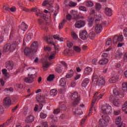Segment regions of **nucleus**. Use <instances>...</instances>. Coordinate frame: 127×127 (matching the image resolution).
I'll return each mask as SVG.
<instances>
[{"mask_svg": "<svg viewBox=\"0 0 127 127\" xmlns=\"http://www.w3.org/2000/svg\"><path fill=\"white\" fill-rule=\"evenodd\" d=\"M105 12L107 16H112V9L110 8L106 7L105 9Z\"/></svg>", "mask_w": 127, "mask_h": 127, "instance_id": "obj_23", "label": "nucleus"}, {"mask_svg": "<svg viewBox=\"0 0 127 127\" xmlns=\"http://www.w3.org/2000/svg\"><path fill=\"white\" fill-rule=\"evenodd\" d=\"M67 22V20L64 19L63 21L60 24L59 26V29H62V28H63L64 26V25L65 24V23H66Z\"/></svg>", "mask_w": 127, "mask_h": 127, "instance_id": "obj_33", "label": "nucleus"}, {"mask_svg": "<svg viewBox=\"0 0 127 127\" xmlns=\"http://www.w3.org/2000/svg\"><path fill=\"white\" fill-rule=\"evenodd\" d=\"M4 92H13V89L12 87L9 88H5L4 89Z\"/></svg>", "mask_w": 127, "mask_h": 127, "instance_id": "obj_51", "label": "nucleus"}, {"mask_svg": "<svg viewBox=\"0 0 127 127\" xmlns=\"http://www.w3.org/2000/svg\"><path fill=\"white\" fill-rule=\"evenodd\" d=\"M16 47V45L15 44H7L4 46L3 51L4 52H7V51H14L15 50V48Z\"/></svg>", "mask_w": 127, "mask_h": 127, "instance_id": "obj_6", "label": "nucleus"}, {"mask_svg": "<svg viewBox=\"0 0 127 127\" xmlns=\"http://www.w3.org/2000/svg\"><path fill=\"white\" fill-rule=\"evenodd\" d=\"M21 7V9H22V10H23V11H26V12H30V10L27 9V8L23 6V4H21L20 5Z\"/></svg>", "mask_w": 127, "mask_h": 127, "instance_id": "obj_44", "label": "nucleus"}, {"mask_svg": "<svg viewBox=\"0 0 127 127\" xmlns=\"http://www.w3.org/2000/svg\"><path fill=\"white\" fill-rule=\"evenodd\" d=\"M101 110L105 115H111L112 114V107L111 106H103Z\"/></svg>", "mask_w": 127, "mask_h": 127, "instance_id": "obj_8", "label": "nucleus"}, {"mask_svg": "<svg viewBox=\"0 0 127 127\" xmlns=\"http://www.w3.org/2000/svg\"><path fill=\"white\" fill-rule=\"evenodd\" d=\"M74 50L76 51V52H80L81 51V49L79 48V47H73Z\"/></svg>", "mask_w": 127, "mask_h": 127, "instance_id": "obj_55", "label": "nucleus"}, {"mask_svg": "<svg viewBox=\"0 0 127 127\" xmlns=\"http://www.w3.org/2000/svg\"><path fill=\"white\" fill-rule=\"evenodd\" d=\"M50 94L52 96H56L57 95V91L56 89H52L50 91Z\"/></svg>", "mask_w": 127, "mask_h": 127, "instance_id": "obj_39", "label": "nucleus"}, {"mask_svg": "<svg viewBox=\"0 0 127 127\" xmlns=\"http://www.w3.org/2000/svg\"><path fill=\"white\" fill-rule=\"evenodd\" d=\"M121 113V110H114V114L115 116H119L120 114Z\"/></svg>", "mask_w": 127, "mask_h": 127, "instance_id": "obj_53", "label": "nucleus"}, {"mask_svg": "<svg viewBox=\"0 0 127 127\" xmlns=\"http://www.w3.org/2000/svg\"><path fill=\"white\" fill-rule=\"evenodd\" d=\"M54 57H55V54H52L51 55H50L49 57V60H52V59H53V58H54Z\"/></svg>", "mask_w": 127, "mask_h": 127, "instance_id": "obj_63", "label": "nucleus"}, {"mask_svg": "<svg viewBox=\"0 0 127 127\" xmlns=\"http://www.w3.org/2000/svg\"><path fill=\"white\" fill-rule=\"evenodd\" d=\"M10 123H12V120L11 119H8L5 123L3 124H5V126H7L9 124H10Z\"/></svg>", "mask_w": 127, "mask_h": 127, "instance_id": "obj_54", "label": "nucleus"}, {"mask_svg": "<svg viewBox=\"0 0 127 127\" xmlns=\"http://www.w3.org/2000/svg\"><path fill=\"white\" fill-rule=\"evenodd\" d=\"M54 78H55V75L54 74H50L47 78V81L49 82L53 81Z\"/></svg>", "mask_w": 127, "mask_h": 127, "instance_id": "obj_37", "label": "nucleus"}, {"mask_svg": "<svg viewBox=\"0 0 127 127\" xmlns=\"http://www.w3.org/2000/svg\"><path fill=\"white\" fill-rule=\"evenodd\" d=\"M3 104L5 107H10L11 105V100L9 97H6L4 99Z\"/></svg>", "mask_w": 127, "mask_h": 127, "instance_id": "obj_15", "label": "nucleus"}, {"mask_svg": "<svg viewBox=\"0 0 127 127\" xmlns=\"http://www.w3.org/2000/svg\"><path fill=\"white\" fill-rule=\"evenodd\" d=\"M92 71V68L87 66L86 67L83 71V74L84 75H89V74H90V73H91V72Z\"/></svg>", "mask_w": 127, "mask_h": 127, "instance_id": "obj_19", "label": "nucleus"}, {"mask_svg": "<svg viewBox=\"0 0 127 127\" xmlns=\"http://www.w3.org/2000/svg\"><path fill=\"white\" fill-rule=\"evenodd\" d=\"M86 5L88 7H92V6H94V3L91 1H87L86 2Z\"/></svg>", "mask_w": 127, "mask_h": 127, "instance_id": "obj_36", "label": "nucleus"}, {"mask_svg": "<svg viewBox=\"0 0 127 127\" xmlns=\"http://www.w3.org/2000/svg\"><path fill=\"white\" fill-rule=\"evenodd\" d=\"M65 110H66V103L61 102L59 104V108L54 110L53 113L54 115H58L61 111H65Z\"/></svg>", "mask_w": 127, "mask_h": 127, "instance_id": "obj_5", "label": "nucleus"}, {"mask_svg": "<svg viewBox=\"0 0 127 127\" xmlns=\"http://www.w3.org/2000/svg\"><path fill=\"white\" fill-rule=\"evenodd\" d=\"M46 5H47V6H49L50 8H51V7H52V5L48 4V0H45L43 3V6H46Z\"/></svg>", "mask_w": 127, "mask_h": 127, "instance_id": "obj_38", "label": "nucleus"}, {"mask_svg": "<svg viewBox=\"0 0 127 127\" xmlns=\"http://www.w3.org/2000/svg\"><path fill=\"white\" fill-rule=\"evenodd\" d=\"M16 44H19L20 43V37H17L16 41H15Z\"/></svg>", "mask_w": 127, "mask_h": 127, "instance_id": "obj_60", "label": "nucleus"}, {"mask_svg": "<svg viewBox=\"0 0 127 127\" xmlns=\"http://www.w3.org/2000/svg\"><path fill=\"white\" fill-rule=\"evenodd\" d=\"M66 82L67 81L66 80V78L64 77L62 78L60 80V83L61 86H62V87H64L65 85H66Z\"/></svg>", "mask_w": 127, "mask_h": 127, "instance_id": "obj_27", "label": "nucleus"}, {"mask_svg": "<svg viewBox=\"0 0 127 127\" xmlns=\"http://www.w3.org/2000/svg\"><path fill=\"white\" fill-rule=\"evenodd\" d=\"M124 40V37L122 35H115L113 38V43L115 44H117V43H119L117 47H122L123 45H124V43H121L120 42H123V41Z\"/></svg>", "mask_w": 127, "mask_h": 127, "instance_id": "obj_3", "label": "nucleus"}, {"mask_svg": "<svg viewBox=\"0 0 127 127\" xmlns=\"http://www.w3.org/2000/svg\"><path fill=\"white\" fill-rule=\"evenodd\" d=\"M46 64H43V67L44 68H48V66H49V64H48V62L47 61H46Z\"/></svg>", "mask_w": 127, "mask_h": 127, "instance_id": "obj_61", "label": "nucleus"}, {"mask_svg": "<svg viewBox=\"0 0 127 127\" xmlns=\"http://www.w3.org/2000/svg\"><path fill=\"white\" fill-rule=\"evenodd\" d=\"M45 39L47 42L48 44H52V45H54L55 43L53 42V40H52V38L48 37H46Z\"/></svg>", "mask_w": 127, "mask_h": 127, "instance_id": "obj_30", "label": "nucleus"}, {"mask_svg": "<svg viewBox=\"0 0 127 127\" xmlns=\"http://www.w3.org/2000/svg\"><path fill=\"white\" fill-rule=\"evenodd\" d=\"M91 82L94 86H98V87H104L106 84L105 78L99 77L95 73L92 74Z\"/></svg>", "mask_w": 127, "mask_h": 127, "instance_id": "obj_1", "label": "nucleus"}, {"mask_svg": "<svg viewBox=\"0 0 127 127\" xmlns=\"http://www.w3.org/2000/svg\"><path fill=\"white\" fill-rule=\"evenodd\" d=\"M123 54H122V52L120 51L119 50H117L115 53V57L117 59H120L121 57H123Z\"/></svg>", "mask_w": 127, "mask_h": 127, "instance_id": "obj_25", "label": "nucleus"}, {"mask_svg": "<svg viewBox=\"0 0 127 127\" xmlns=\"http://www.w3.org/2000/svg\"><path fill=\"white\" fill-rule=\"evenodd\" d=\"M40 117L41 119H46V117H47V115L45 114L44 113H41L40 115Z\"/></svg>", "mask_w": 127, "mask_h": 127, "instance_id": "obj_47", "label": "nucleus"}, {"mask_svg": "<svg viewBox=\"0 0 127 127\" xmlns=\"http://www.w3.org/2000/svg\"><path fill=\"white\" fill-rule=\"evenodd\" d=\"M79 10L82 11H87V8L84 6L80 5L78 7Z\"/></svg>", "mask_w": 127, "mask_h": 127, "instance_id": "obj_45", "label": "nucleus"}, {"mask_svg": "<svg viewBox=\"0 0 127 127\" xmlns=\"http://www.w3.org/2000/svg\"><path fill=\"white\" fill-rule=\"evenodd\" d=\"M101 17H102V16H101L100 15H94V19L95 20L96 23H97V22H99V21H100V19H101Z\"/></svg>", "mask_w": 127, "mask_h": 127, "instance_id": "obj_34", "label": "nucleus"}, {"mask_svg": "<svg viewBox=\"0 0 127 127\" xmlns=\"http://www.w3.org/2000/svg\"><path fill=\"white\" fill-rule=\"evenodd\" d=\"M108 62H109V60H108V59L104 58L99 61V65H106Z\"/></svg>", "mask_w": 127, "mask_h": 127, "instance_id": "obj_24", "label": "nucleus"}, {"mask_svg": "<svg viewBox=\"0 0 127 127\" xmlns=\"http://www.w3.org/2000/svg\"><path fill=\"white\" fill-rule=\"evenodd\" d=\"M103 30V26L101 24H96L95 27V31L96 33H101Z\"/></svg>", "mask_w": 127, "mask_h": 127, "instance_id": "obj_17", "label": "nucleus"}, {"mask_svg": "<svg viewBox=\"0 0 127 127\" xmlns=\"http://www.w3.org/2000/svg\"><path fill=\"white\" fill-rule=\"evenodd\" d=\"M36 15H37V16H40L41 17H44V16H45V14L40 13L39 10L38 13H36Z\"/></svg>", "mask_w": 127, "mask_h": 127, "instance_id": "obj_48", "label": "nucleus"}, {"mask_svg": "<svg viewBox=\"0 0 127 127\" xmlns=\"http://www.w3.org/2000/svg\"><path fill=\"white\" fill-rule=\"evenodd\" d=\"M28 76H29L28 77H25L24 78V82H25V83H29V84L33 83L35 78H36V76L34 74L30 75L29 74H28Z\"/></svg>", "mask_w": 127, "mask_h": 127, "instance_id": "obj_9", "label": "nucleus"}, {"mask_svg": "<svg viewBox=\"0 0 127 127\" xmlns=\"http://www.w3.org/2000/svg\"><path fill=\"white\" fill-rule=\"evenodd\" d=\"M71 37L74 40H77V38H78V36H77V34H76L75 32H72L71 33Z\"/></svg>", "mask_w": 127, "mask_h": 127, "instance_id": "obj_41", "label": "nucleus"}, {"mask_svg": "<svg viewBox=\"0 0 127 127\" xmlns=\"http://www.w3.org/2000/svg\"><path fill=\"white\" fill-rule=\"evenodd\" d=\"M2 73L3 74L5 77H7V70L6 69H3L2 70Z\"/></svg>", "mask_w": 127, "mask_h": 127, "instance_id": "obj_50", "label": "nucleus"}, {"mask_svg": "<svg viewBox=\"0 0 127 127\" xmlns=\"http://www.w3.org/2000/svg\"><path fill=\"white\" fill-rule=\"evenodd\" d=\"M30 11H33V12H36L37 13L39 11V9L37 8H33L30 10Z\"/></svg>", "mask_w": 127, "mask_h": 127, "instance_id": "obj_52", "label": "nucleus"}, {"mask_svg": "<svg viewBox=\"0 0 127 127\" xmlns=\"http://www.w3.org/2000/svg\"><path fill=\"white\" fill-rule=\"evenodd\" d=\"M34 121V116L32 115H30L27 117V118L25 120L26 123H33Z\"/></svg>", "mask_w": 127, "mask_h": 127, "instance_id": "obj_20", "label": "nucleus"}, {"mask_svg": "<svg viewBox=\"0 0 127 127\" xmlns=\"http://www.w3.org/2000/svg\"><path fill=\"white\" fill-rule=\"evenodd\" d=\"M113 93L115 97H117L118 98L124 97V93L120 92L119 89H118L117 87L114 88Z\"/></svg>", "mask_w": 127, "mask_h": 127, "instance_id": "obj_10", "label": "nucleus"}, {"mask_svg": "<svg viewBox=\"0 0 127 127\" xmlns=\"http://www.w3.org/2000/svg\"><path fill=\"white\" fill-rule=\"evenodd\" d=\"M53 38L58 40L59 41H63V38H60V36L59 35H54L53 36Z\"/></svg>", "mask_w": 127, "mask_h": 127, "instance_id": "obj_35", "label": "nucleus"}, {"mask_svg": "<svg viewBox=\"0 0 127 127\" xmlns=\"http://www.w3.org/2000/svg\"><path fill=\"white\" fill-rule=\"evenodd\" d=\"M78 95L79 94L76 91L71 93V99L72 100V101H74L72 102L73 107H76V106H77V105H79V103H80L81 98Z\"/></svg>", "mask_w": 127, "mask_h": 127, "instance_id": "obj_2", "label": "nucleus"}, {"mask_svg": "<svg viewBox=\"0 0 127 127\" xmlns=\"http://www.w3.org/2000/svg\"><path fill=\"white\" fill-rule=\"evenodd\" d=\"M111 121V118L108 116H102V119L99 120V125L101 127H106L108 126V123Z\"/></svg>", "mask_w": 127, "mask_h": 127, "instance_id": "obj_4", "label": "nucleus"}, {"mask_svg": "<svg viewBox=\"0 0 127 127\" xmlns=\"http://www.w3.org/2000/svg\"><path fill=\"white\" fill-rule=\"evenodd\" d=\"M30 48L35 53H36L38 49V42L36 41L33 42L30 46Z\"/></svg>", "mask_w": 127, "mask_h": 127, "instance_id": "obj_13", "label": "nucleus"}, {"mask_svg": "<svg viewBox=\"0 0 127 127\" xmlns=\"http://www.w3.org/2000/svg\"><path fill=\"white\" fill-rule=\"evenodd\" d=\"M44 50H45V51H48L49 52V51H51V48L50 47H46L44 49Z\"/></svg>", "mask_w": 127, "mask_h": 127, "instance_id": "obj_62", "label": "nucleus"}, {"mask_svg": "<svg viewBox=\"0 0 127 127\" xmlns=\"http://www.w3.org/2000/svg\"><path fill=\"white\" fill-rule=\"evenodd\" d=\"M113 105L115 106V107H122L123 106V101H120L119 99H115L113 100Z\"/></svg>", "mask_w": 127, "mask_h": 127, "instance_id": "obj_14", "label": "nucleus"}, {"mask_svg": "<svg viewBox=\"0 0 127 127\" xmlns=\"http://www.w3.org/2000/svg\"><path fill=\"white\" fill-rule=\"evenodd\" d=\"M74 113L77 115H81L82 114V110H77Z\"/></svg>", "mask_w": 127, "mask_h": 127, "instance_id": "obj_64", "label": "nucleus"}, {"mask_svg": "<svg viewBox=\"0 0 127 127\" xmlns=\"http://www.w3.org/2000/svg\"><path fill=\"white\" fill-rule=\"evenodd\" d=\"M20 27L21 30L23 31H26V30H27V29L28 28V26L26 25L24 22H22Z\"/></svg>", "mask_w": 127, "mask_h": 127, "instance_id": "obj_21", "label": "nucleus"}, {"mask_svg": "<svg viewBox=\"0 0 127 127\" xmlns=\"http://www.w3.org/2000/svg\"><path fill=\"white\" fill-rule=\"evenodd\" d=\"M111 44H112V40L111 39H109L107 40V41L106 42V45L109 46L111 45Z\"/></svg>", "mask_w": 127, "mask_h": 127, "instance_id": "obj_58", "label": "nucleus"}, {"mask_svg": "<svg viewBox=\"0 0 127 127\" xmlns=\"http://www.w3.org/2000/svg\"><path fill=\"white\" fill-rule=\"evenodd\" d=\"M6 68L8 70H12L13 68V62L11 61H9L6 63Z\"/></svg>", "mask_w": 127, "mask_h": 127, "instance_id": "obj_16", "label": "nucleus"}, {"mask_svg": "<svg viewBox=\"0 0 127 127\" xmlns=\"http://www.w3.org/2000/svg\"><path fill=\"white\" fill-rule=\"evenodd\" d=\"M122 88H123L124 90H126V91H127V82H124L122 84Z\"/></svg>", "mask_w": 127, "mask_h": 127, "instance_id": "obj_49", "label": "nucleus"}, {"mask_svg": "<svg viewBox=\"0 0 127 127\" xmlns=\"http://www.w3.org/2000/svg\"><path fill=\"white\" fill-rule=\"evenodd\" d=\"M79 37L82 40H86L88 38V32L86 30H82L79 32Z\"/></svg>", "mask_w": 127, "mask_h": 127, "instance_id": "obj_11", "label": "nucleus"}, {"mask_svg": "<svg viewBox=\"0 0 127 127\" xmlns=\"http://www.w3.org/2000/svg\"><path fill=\"white\" fill-rule=\"evenodd\" d=\"M66 18L67 20L70 21L71 19H72V15H71L70 14H68L66 16Z\"/></svg>", "mask_w": 127, "mask_h": 127, "instance_id": "obj_57", "label": "nucleus"}, {"mask_svg": "<svg viewBox=\"0 0 127 127\" xmlns=\"http://www.w3.org/2000/svg\"><path fill=\"white\" fill-rule=\"evenodd\" d=\"M122 121V117L120 116L118 117V118H116V120L115 121V124L117 127H119L120 125H122V123H121Z\"/></svg>", "mask_w": 127, "mask_h": 127, "instance_id": "obj_29", "label": "nucleus"}, {"mask_svg": "<svg viewBox=\"0 0 127 127\" xmlns=\"http://www.w3.org/2000/svg\"><path fill=\"white\" fill-rule=\"evenodd\" d=\"M56 72H58V73H61L62 69H61V67L58 66L56 68Z\"/></svg>", "mask_w": 127, "mask_h": 127, "instance_id": "obj_56", "label": "nucleus"}, {"mask_svg": "<svg viewBox=\"0 0 127 127\" xmlns=\"http://www.w3.org/2000/svg\"><path fill=\"white\" fill-rule=\"evenodd\" d=\"M123 34L125 37H127V28L124 29Z\"/></svg>", "mask_w": 127, "mask_h": 127, "instance_id": "obj_59", "label": "nucleus"}, {"mask_svg": "<svg viewBox=\"0 0 127 127\" xmlns=\"http://www.w3.org/2000/svg\"><path fill=\"white\" fill-rule=\"evenodd\" d=\"M76 28H82L85 26V21L83 20L76 21L74 25Z\"/></svg>", "mask_w": 127, "mask_h": 127, "instance_id": "obj_12", "label": "nucleus"}, {"mask_svg": "<svg viewBox=\"0 0 127 127\" xmlns=\"http://www.w3.org/2000/svg\"><path fill=\"white\" fill-rule=\"evenodd\" d=\"M95 7L96 10H100V9H101V8H102V6L101 5V4H100V3H96L95 4Z\"/></svg>", "mask_w": 127, "mask_h": 127, "instance_id": "obj_40", "label": "nucleus"}, {"mask_svg": "<svg viewBox=\"0 0 127 127\" xmlns=\"http://www.w3.org/2000/svg\"><path fill=\"white\" fill-rule=\"evenodd\" d=\"M89 83H90V79L89 78H85L81 83L82 88H86L89 84Z\"/></svg>", "mask_w": 127, "mask_h": 127, "instance_id": "obj_18", "label": "nucleus"}, {"mask_svg": "<svg viewBox=\"0 0 127 127\" xmlns=\"http://www.w3.org/2000/svg\"><path fill=\"white\" fill-rule=\"evenodd\" d=\"M122 109L123 111V112H125V114H127V101L124 104V102L123 103V105L122 106Z\"/></svg>", "mask_w": 127, "mask_h": 127, "instance_id": "obj_32", "label": "nucleus"}, {"mask_svg": "<svg viewBox=\"0 0 127 127\" xmlns=\"http://www.w3.org/2000/svg\"><path fill=\"white\" fill-rule=\"evenodd\" d=\"M89 37L90 38V39H94V38H95V37H96V35H95V33L94 32H92L89 33Z\"/></svg>", "mask_w": 127, "mask_h": 127, "instance_id": "obj_43", "label": "nucleus"}, {"mask_svg": "<svg viewBox=\"0 0 127 127\" xmlns=\"http://www.w3.org/2000/svg\"><path fill=\"white\" fill-rule=\"evenodd\" d=\"M74 75V71L72 70V69L70 70L68 73L66 75V77L68 79H69V78H72L73 77V75Z\"/></svg>", "mask_w": 127, "mask_h": 127, "instance_id": "obj_31", "label": "nucleus"}, {"mask_svg": "<svg viewBox=\"0 0 127 127\" xmlns=\"http://www.w3.org/2000/svg\"><path fill=\"white\" fill-rule=\"evenodd\" d=\"M96 103V99H94L92 100V102L91 103V110H93L94 109L95 110V103Z\"/></svg>", "mask_w": 127, "mask_h": 127, "instance_id": "obj_46", "label": "nucleus"}, {"mask_svg": "<svg viewBox=\"0 0 127 127\" xmlns=\"http://www.w3.org/2000/svg\"><path fill=\"white\" fill-rule=\"evenodd\" d=\"M36 99L38 102V103H44V97L40 95H38L36 97Z\"/></svg>", "mask_w": 127, "mask_h": 127, "instance_id": "obj_26", "label": "nucleus"}, {"mask_svg": "<svg viewBox=\"0 0 127 127\" xmlns=\"http://www.w3.org/2000/svg\"><path fill=\"white\" fill-rule=\"evenodd\" d=\"M71 14L73 16V18L74 19H77V18H79V15H78L77 11L72 10Z\"/></svg>", "mask_w": 127, "mask_h": 127, "instance_id": "obj_28", "label": "nucleus"}, {"mask_svg": "<svg viewBox=\"0 0 127 127\" xmlns=\"http://www.w3.org/2000/svg\"><path fill=\"white\" fill-rule=\"evenodd\" d=\"M77 5V3L75 2L70 1L68 4V6H70L71 7H74V6H76Z\"/></svg>", "mask_w": 127, "mask_h": 127, "instance_id": "obj_42", "label": "nucleus"}, {"mask_svg": "<svg viewBox=\"0 0 127 127\" xmlns=\"http://www.w3.org/2000/svg\"><path fill=\"white\" fill-rule=\"evenodd\" d=\"M24 53L26 56L30 57L34 56V53H35L33 50L30 48V47H26L24 50Z\"/></svg>", "mask_w": 127, "mask_h": 127, "instance_id": "obj_7", "label": "nucleus"}, {"mask_svg": "<svg viewBox=\"0 0 127 127\" xmlns=\"http://www.w3.org/2000/svg\"><path fill=\"white\" fill-rule=\"evenodd\" d=\"M119 80V77L114 76L110 78L109 80V83L110 84H114V83H116Z\"/></svg>", "mask_w": 127, "mask_h": 127, "instance_id": "obj_22", "label": "nucleus"}]
</instances>
